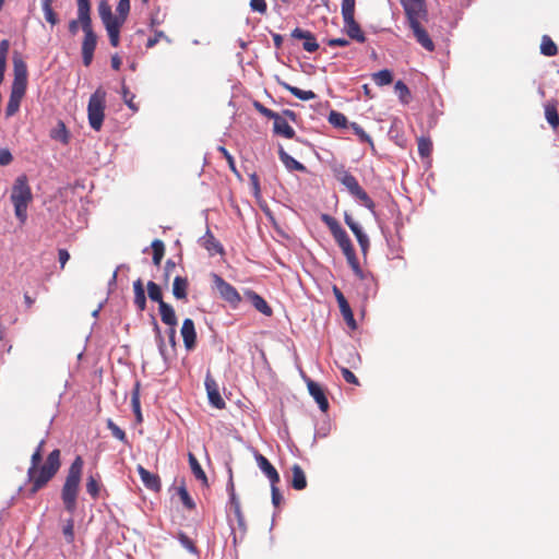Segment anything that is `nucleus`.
Segmentation results:
<instances>
[{
	"label": "nucleus",
	"instance_id": "obj_1",
	"mask_svg": "<svg viewBox=\"0 0 559 559\" xmlns=\"http://www.w3.org/2000/svg\"><path fill=\"white\" fill-rule=\"evenodd\" d=\"M44 444L45 441L41 440L31 457V465L27 469V480L31 483V488L25 491L27 498L34 497L40 489L46 487L61 466L60 450L58 449L51 451L45 463L40 465Z\"/></svg>",
	"mask_w": 559,
	"mask_h": 559
},
{
	"label": "nucleus",
	"instance_id": "obj_2",
	"mask_svg": "<svg viewBox=\"0 0 559 559\" xmlns=\"http://www.w3.org/2000/svg\"><path fill=\"white\" fill-rule=\"evenodd\" d=\"M76 5L78 17L69 22L68 28L71 36H75L79 28H82L84 33L81 46L82 61L85 67H90L97 46V35L93 29L91 17V0H76Z\"/></svg>",
	"mask_w": 559,
	"mask_h": 559
},
{
	"label": "nucleus",
	"instance_id": "obj_3",
	"mask_svg": "<svg viewBox=\"0 0 559 559\" xmlns=\"http://www.w3.org/2000/svg\"><path fill=\"white\" fill-rule=\"evenodd\" d=\"M84 461L82 456L78 455L71 463L64 484L61 489V499L64 509L73 514L76 510V500L80 490V483L83 472Z\"/></svg>",
	"mask_w": 559,
	"mask_h": 559
},
{
	"label": "nucleus",
	"instance_id": "obj_4",
	"mask_svg": "<svg viewBox=\"0 0 559 559\" xmlns=\"http://www.w3.org/2000/svg\"><path fill=\"white\" fill-rule=\"evenodd\" d=\"M11 201L14 205V212L16 218L24 223L27 218V207L33 200L31 187L28 185L27 177L25 175L19 176L11 191Z\"/></svg>",
	"mask_w": 559,
	"mask_h": 559
},
{
	"label": "nucleus",
	"instance_id": "obj_5",
	"mask_svg": "<svg viewBox=\"0 0 559 559\" xmlns=\"http://www.w3.org/2000/svg\"><path fill=\"white\" fill-rule=\"evenodd\" d=\"M106 108V91L98 87L90 97L87 105V118L91 128L95 131L102 129Z\"/></svg>",
	"mask_w": 559,
	"mask_h": 559
},
{
	"label": "nucleus",
	"instance_id": "obj_6",
	"mask_svg": "<svg viewBox=\"0 0 559 559\" xmlns=\"http://www.w3.org/2000/svg\"><path fill=\"white\" fill-rule=\"evenodd\" d=\"M355 3L356 0H342L344 27L352 39L358 43H365L366 36L361 31L360 25L355 21Z\"/></svg>",
	"mask_w": 559,
	"mask_h": 559
},
{
	"label": "nucleus",
	"instance_id": "obj_7",
	"mask_svg": "<svg viewBox=\"0 0 559 559\" xmlns=\"http://www.w3.org/2000/svg\"><path fill=\"white\" fill-rule=\"evenodd\" d=\"M14 79L11 91L25 94L27 87V66L21 58L13 60Z\"/></svg>",
	"mask_w": 559,
	"mask_h": 559
},
{
	"label": "nucleus",
	"instance_id": "obj_8",
	"mask_svg": "<svg viewBox=\"0 0 559 559\" xmlns=\"http://www.w3.org/2000/svg\"><path fill=\"white\" fill-rule=\"evenodd\" d=\"M213 283L221 297L231 305H237L241 298L237 289L227 283L222 276L213 274Z\"/></svg>",
	"mask_w": 559,
	"mask_h": 559
},
{
	"label": "nucleus",
	"instance_id": "obj_9",
	"mask_svg": "<svg viewBox=\"0 0 559 559\" xmlns=\"http://www.w3.org/2000/svg\"><path fill=\"white\" fill-rule=\"evenodd\" d=\"M423 19H415L408 21V25L411 29L413 31V34L417 40L418 44H420L426 50L433 51L435 50V44L432 39L430 38L427 31L421 26L420 21Z\"/></svg>",
	"mask_w": 559,
	"mask_h": 559
},
{
	"label": "nucleus",
	"instance_id": "obj_10",
	"mask_svg": "<svg viewBox=\"0 0 559 559\" xmlns=\"http://www.w3.org/2000/svg\"><path fill=\"white\" fill-rule=\"evenodd\" d=\"M204 384H205L207 397H209L211 405H213L217 409L225 408L226 403L219 394L218 384L215 381V379L210 374V372H207V374L205 377Z\"/></svg>",
	"mask_w": 559,
	"mask_h": 559
},
{
	"label": "nucleus",
	"instance_id": "obj_11",
	"mask_svg": "<svg viewBox=\"0 0 559 559\" xmlns=\"http://www.w3.org/2000/svg\"><path fill=\"white\" fill-rule=\"evenodd\" d=\"M333 293H334V296H335L336 301L338 304L340 311H341V313H342L346 324L352 330H355L357 328V323H356V320L354 318V313L352 311V308H350L348 301L346 300V298L343 295V293L336 286L333 287Z\"/></svg>",
	"mask_w": 559,
	"mask_h": 559
},
{
	"label": "nucleus",
	"instance_id": "obj_12",
	"mask_svg": "<svg viewBox=\"0 0 559 559\" xmlns=\"http://www.w3.org/2000/svg\"><path fill=\"white\" fill-rule=\"evenodd\" d=\"M322 221L329 227L331 234L333 235L335 241L338 245H350V240L345 231V229L341 226V224L332 216L328 214L322 215Z\"/></svg>",
	"mask_w": 559,
	"mask_h": 559
},
{
	"label": "nucleus",
	"instance_id": "obj_13",
	"mask_svg": "<svg viewBox=\"0 0 559 559\" xmlns=\"http://www.w3.org/2000/svg\"><path fill=\"white\" fill-rule=\"evenodd\" d=\"M407 21L426 19L427 10L424 0H402Z\"/></svg>",
	"mask_w": 559,
	"mask_h": 559
},
{
	"label": "nucleus",
	"instance_id": "obj_14",
	"mask_svg": "<svg viewBox=\"0 0 559 559\" xmlns=\"http://www.w3.org/2000/svg\"><path fill=\"white\" fill-rule=\"evenodd\" d=\"M255 462L262 473L269 478L271 484L280 483V474L271 462L261 453H254Z\"/></svg>",
	"mask_w": 559,
	"mask_h": 559
},
{
	"label": "nucleus",
	"instance_id": "obj_15",
	"mask_svg": "<svg viewBox=\"0 0 559 559\" xmlns=\"http://www.w3.org/2000/svg\"><path fill=\"white\" fill-rule=\"evenodd\" d=\"M228 489H229V503H230V508L233 509V511H234V513L236 515L238 527L242 532H246L247 525H246L245 515H243V513L241 511L240 500L236 496L234 483L231 480L229 481Z\"/></svg>",
	"mask_w": 559,
	"mask_h": 559
},
{
	"label": "nucleus",
	"instance_id": "obj_16",
	"mask_svg": "<svg viewBox=\"0 0 559 559\" xmlns=\"http://www.w3.org/2000/svg\"><path fill=\"white\" fill-rule=\"evenodd\" d=\"M180 333L183 340L185 347L188 350L193 349L197 344V332L192 319L187 318L183 320Z\"/></svg>",
	"mask_w": 559,
	"mask_h": 559
},
{
	"label": "nucleus",
	"instance_id": "obj_17",
	"mask_svg": "<svg viewBox=\"0 0 559 559\" xmlns=\"http://www.w3.org/2000/svg\"><path fill=\"white\" fill-rule=\"evenodd\" d=\"M292 37L304 40L302 48L308 52H314L319 48V44L317 43L314 35L309 31L296 27L292 32Z\"/></svg>",
	"mask_w": 559,
	"mask_h": 559
},
{
	"label": "nucleus",
	"instance_id": "obj_18",
	"mask_svg": "<svg viewBox=\"0 0 559 559\" xmlns=\"http://www.w3.org/2000/svg\"><path fill=\"white\" fill-rule=\"evenodd\" d=\"M307 386L310 395L318 403L320 409L322 412H326L329 408V402L322 386L312 380L308 381Z\"/></svg>",
	"mask_w": 559,
	"mask_h": 559
},
{
	"label": "nucleus",
	"instance_id": "obj_19",
	"mask_svg": "<svg viewBox=\"0 0 559 559\" xmlns=\"http://www.w3.org/2000/svg\"><path fill=\"white\" fill-rule=\"evenodd\" d=\"M138 473L140 475V478L144 486L147 489H151L153 491H159L160 490V479L158 475L151 473L146 468H144L142 465L138 466Z\"/></svg>",
	"mask_w": 559,
	"mask_h": 559
},
{
	"label": "nucleus",
	"instance_id": "obj_20",
	"mask_svg": "<svg viewBox=\"0 0 559 559\" xmlns=\"http://www.w3.org/2000/svg\"><path fill=\"white\" fill-rule=\"evenodd\" d=\"M274 124L273 130L275 134L282 135L286 139L295 138V130L288 124V122L281 115L276 114L273 118Z\"/></svg>",
	"mask_w": 559,
	"mask_h": 559
},
{
	"label": "nucleus",
	"instance_id": "obj_21",
	"mask_svg": "<svg viewBox=\"0 0 559 559\" xmlns=\"http://www.w3.org/2000/svg\"><path fill=\"white\" fill-rule=\"evenodd\" d=\"M290 485L295 490H302L307 487V478L300 465L294 464L292 466Z\"/></svg>",
	"mask_w": 559,
	"mask_h": 559
},
{
	"label": "nucleus",
	"instance_id": "obj_22",
	"mask_svg": "<svg viewBox=\"0 0 559 559\" xmlns=\"http://www.w3.org/2000/svg\"><path fill=\"white\" fill-rule=\"evenodd\" d=\"M278 157L288 170H296L301 173L307 171L306 166L292 157L287 152L284 151L282 146L278 150Z\"/></svg>",
	"mask_w": 559,
	"mask_h": 559
},
{
	"label": "nucleus",
	"instance_id": "obj_23",
	"mask_svg": "<svg viewBox=\"0 0 559 559\" xmlns=\"http://www.w3.org/2000/svg\"><path fill=\"white\" fill-rule=\"evenodd\" d=\"M343 248V253L349 264V266L352 267V270L354 271V273L361 280L365 278V274L359 265V262H358V259L356 257V251H355V247H342Z\"/></svg>",
	"mask_w": 559,
	"mask_h": 559
},
{
	"label": "nucleus",
	"instance_id": "obj_24",
	"mask_svg": "<svg viewBox=\"0 0 559 559\" xmlns=\"http://www.w3.org/2000/svg\"><path fill=\"white\" fill-rule=\"evenodd\" d=\"M336 178L347 188L350 194H355L361 188L356 177L345 169L341 170Z\"/></svg>",
	"mask_w": 559,
	"mask_h": 559
},
{
	"label": "nucleus",
	"instance_id": "obj_25",
	"mask_svg": "<svg viewBox=\"0 0 559 559\" xmlns=\"http://www.w3.org/2000/svg\"><path fill=\"white\" fill-rule=\"evenodd\" d=\"M545 118L554 130L559 127V114L557 109V102L551 100L545 104Z\"/></svg>",
	"mask_w": 559,
	"mask_h": 559
},
{
	"label": "nucleus",
	"instance_id": "obj_26",
	"mask_svg": "<svg viewBox=\"0 0 559 559\" xmlns=\"http://www.w3.org/2000/svg\"><path fill=\"white\" fill-rule=\"evenodd\" d=\"M134 292V304L140 311H143L146 307V297L144 292V285L141 278H138L133 283Z\"/></svg>",
	"mask_w": 559,
	"mask_h": 559
},
{
	"label": "nucleus",
	"instance_id": "obj_27",
	"mask_svg": "<svg viewBox=\"0 0 559 559\" xmlns=\"http://www.w3.org/2000/svg\"><path fill=\"white\" fill-rule=\"evenodd\" d=\"M158 309H159L160 319L165 324L173 326V328L177 325L178 321H177L175 310L169 304H167V302L162 304L160 306H158Z\"/></svg>",
	"mask_w": 559,
	"mask_h": 559
},
{
	"label": "nucleus",
	"instance_id": "obj_28",
	"mask_svg": "<svg viewBox=\"0 0 559 559\" xmlns=\"http://www.w3.org/2000/svg\"><path fill=\"white\" fill-rule=\"evenodd\" d=\"M345 223L347 224V226L352 229V231L356 236V239L359 242V245H368V237H367V235L362 231L361 227L352 217V215L345 214Z\"/></svg>",
	"mask_w": 559,
	"mask_h": 559
},
{
	"label": "nucleus",
	"instance_id": "obj_29",
	"mask_svg": "<svg viewBox=\"0 0 559 559\" xmlns=\"http://www.w3.org/2000/svg\"><path fill=\"white\" fill-rule=\"evenodd\" d=\"M188 280L182 276H176L173 283V294L177 299H186L188 293Z\"/></svg>",
	"mask_w": 559,
	"mask_h": 559
},
{
	"label": "nucleus",
	"instance_id": "obj_30",
	"mask_svg": "<svg viewBox=\"0 0 559 559\" xmlns=\"http://www.w3.org/2000/svg\"><path fill=\"white\" fill-rule=\"evenodd\" d=\"M25 94L11 91L9 102L5 107L7 117H12L19 111L22 98Z\"/></svg>",
	"mask_w": 559,
	"mask_h": 559
},
{
	"label": "nucleus",
	"instance_id": "obj_31",
	"mask_svg": "<svg viewBox=\"0 0 559 559\" xmlns=\"http://www.w3.org/2000/svg\"><path fill=\"white\" fill-rule=\"evenodd\" d=\"M121 20L111 24L105 25L107 31L109 43L112 47H118L120 43V29L122 27Z\"/></svg>",
	"mask_w": 559,
	"mask_h": 559
},
{
	"label": "nucleus",
	"instance_id": "obj_32",
	"mask_svg": "<svg viewBox=\"0 0 559 559\" xmlns=\"http://www.w3.org/2000/svg\"><path fill=\"white\" fill-rule=\"evenodd\" d=\"M250 299H251V302L253 305V307L261 313L270 317L272 316L273 313V310L272 308L267 305V302L265 301V299L263 297H261L260 295H258L257 293H250Z\"/></svg>",
	"mask_w": 559,
	"mask_h": 559
},
{
	"label": "nucleus",
	"instance_id": "obj_33",
	"mask_svg": "<svg viewBox=\"0 0 559 559\" xmlns=\"http://www.w3.org/2000/svg\"><path fill=\"white\" fill-rule=\"evenodd\" d=\"M98 13L102 19V22L105 25L111 24L114 22H118L116 16L112 14L111 7L108 4L106 0H102L98 4Z\"/></svg>",
	"mask_w": 559,
	"mask_h": 559
},
{
	"label": "nucleus",
	"instance_id": "obj_34",
	"mask_svg": "<svg viewBox=\"0 0 559 559\" xmlns=\"http://www.w3.org/2000/svg\"><path fill=\"white\" fill-rule=\"evenodd\" d=\"M281 85L286 91L290 92L295 97L301 100H311L317 97V95L312 91H304L285 82H282Z\"/></svg>",
	"mask_w": 559,
	"mask_h": 559
},
{
	"label": "nucleus",
	"instance_id": "obj_35",
	"mask_svg": "<svg viewBox=\"0 0 559 559\" xmlns=\"http://www.w3.org/2000/svg\"><path fill=\"white\" fill-rule=\"evenodd\" d=\"M188 459H189L190 468H191L194 477L197 479L201 480L204 485H207L206 474L202 469V467H201L199 461L197 460V457L192 453H189Z\"/></svg>",
	"mask_w": 559,
	"mask_h": 559
},
{
	"label": "nucleus",
	"instance_id": "obj_36",
	"mask_svg": "<svg viewBox=\"0 0 559 559\" xmlns=\"http://www.w3.org/2000/svg\"><path fill=\"white\" fill-rule=\"evenodd\" d=\"M540 52L547 57H554L558 53V47L548 35L542 37Z\"/></svg>",
	"mask_w": 559,
	"mask_h": 559
},
{
	"label": "nucleus",
	"instance_id": "obj_37",
	"mask_svg": "<svg viewBox=\"0 0 559 559\" xmlns=\"http://www.w3.org/2000/svg\"><path fill=\"white\" fill-rule=\"evenodd\" d=\"M102 484L99 481V476L90 475L86 479V491L93 498L97 499L99 496Z\"/></svg>",
	"mask_w": 559,
	"mask_h": 559
},
{
	"label": "nucleus",
	"instance_id": "obj_38",
	"mask_svg": "<svg viewBox=\"0 0 559 559\" xmlns=\"http://www.w3.org/2000/svg\"><path fill=\"white\" fill-rule=\"evenodd\" d=\"M131 406L139 421L142 420L140 405V383L136 382L131 393Z\"/></svg>",
	"mask_w": 559,
	"mask_h": 559
},
{
	"label": "nucleus",
	"instance_id": "obj_39",
	"mask_svg": "<svg viewBox=\"0 0 559 559\" xmlns=\"http://www.w3.org/2000/svg\"><path fill=\"white\" fill-rule=\"evenodd\" d=\"M147 294L151 300L158 302V306L165 304L160 287L152 281L147 283Z\"/></svg>",
	"mask_w": 559,
	"mask_h": 559
},
{
	"label": "nucleus",
	"instance_id": "obj_40",
	"mask_svg": "<svg viewBox=\"0 0 559 559\" xmlns=\"http://www.w3.org/2000/svg\"><path fill=\"white\" fill-rule=\"evenodd\" d=\"M418 144V154L421 157H429L432 153V142L430 138L420 136L417 141Z\"/></svg>",
	"mask_w": 559,
	"mask_h": 559
},
{
	"label": "nucleus",
	"instance_id": "obj_41",
	"mask_svg": "<svg viewBox=\"0 0 559 559\" xmlns=\"http://www.w3.org/2000/svg\"><path fill=\"white\" fill-rule=\"evenodd\" d=\"M50 136L63 144H67L69 142V133L66 124L62 121H59L58 127L51 131Z\"/></svg>",
	"mask_w": 559,
	"mask_h": 559
},
{
	"label": "nucleus",
	"instance_id": "obj_42",
	"mask_svg": "<svg viewBox=\"0 0 559 559\" xmlns=\"http://www.w3.org/2000/svg\"><path fill=\"white\" fill-rule=\"evenodd\" d=\"M373 81L379 86L389 85L393 81L392 72L388 69L380 70L373 74Z\"/></svg>",
	"mask_w": 559,
	"mask_h": 559
},
{
	"label": "nucleus",
	"instance_id": "obj_43",
	"mask_svg": "<svg viewBox=\"0 0 559 559\" xmlns=\"http://www.w3.org/2000/svg\"><path fill=\"white\" fill-rule=\"evenodd\" d=\"M162 39L167 44H171V39L163 31L154 29V35L148 37L145 43L146 49L153 48Z\"/></svg>",
	"mask_w": 559,
	"mask_h": 559
},
{
	"label": "nucleus",
	"instance_id": "obj_44",
	"mask_svg": "<svg viewBox=\"0 0 559 559\" xmlns=\"http://www.w3.org/2000/svg\"><path fill=\"white\" fill-rule=\"evenodd\" d=\"M394 88L399 95L400 100L403 104H408L411 100V92H409V88L407 87V85L403 81H397L395 83Z\"/></svg>",
	"mask_w": 559,
	"mask_h": 559
},
{
	"label": "nucleus",
	"instance_id": "obj_45",
	"mask_svg": "<svg viewBox=\"0 0 559 559\" xmlns=\"http://www.w3.org/2000/svg\"><path fill=\"white\" fill-rule=\"evenodd\" d=\"M117 13L118 15H115L118 21L121 20V23L124 24L128 14L130 12V0H119L117 4Z\"/></svg>",
	"mask_w": 559,
	"mask_h": 559
},
{
	"label": "nucleus",
	"instance_id": "obj_46",
	"mask_svg": "<svg viewBox=\"0 0 559 559\" xmlns=\"http://www.w3.org/2000/svg\"><path fill=\"white\" fill-rule=\"evenodd\" d=\"M328 120L332 126L337 127V128H344V127H346V123H347L346 116L343 115L342 112H338L335 110H332L329 114Z\"/></svg>",
	"mask_w": 559,
	"mask_h": 559
},
{
	"label": "nucleus",
	"instance_id": "obj_47",
	"mask_svg": "<svg viewBox=\"0 0 559 559\" xmlns=\"http://www.w3.org/2000/svg\"><path fill=\"white\" fill-rule=\"evenodd\" d=\"M178 496L182 502V504L188 509V510H193L195 508V503L193 501V499L191 498V496L189 495L187 488L185 486H180L178 488Z\"/></svg>",
	"mask_w": 559,
	"mask_h": 559
},
{
	"label": "nucleus",
	"instance_id": "obj_48",
	"mask_svg": "<svg viewBox=\"0 0 559 559\" xmlns=\"http://www.w3.org/2000/svg\"><path fill=\"white\" fill-rule=\"evenodd\" d=\"M357 200L361 202L362 205H365L368 210L374 211V202L371 200V198L368 195V193L360 188L358 191H356L355 194H353Z\"/></svg>",
	"mask_w": 559,
	"mask_h": 559
},
{
	"label": "nucleus",
	"instance_id": "obj_49",
	"mask_svg": "<svg viewBox=\"0 0 559 559\" xmlns=\"http://www.w3.org/2000/svg\"><path fill=\"white\" fill-rule=\"evenodd\" d=\"M106 424H107V428L111 431V435H112L116 439H118V440H120V441H122V442L127 443V435H126V432H124L120 427H118V426L114 423V420H112V419H108Z\"/></svg>",
	"mask_w": 559,
	"mask_h": 559
},
{
	"label": "nucleus",
	"instance_id": "obj_50",
	"mask_svg": "<svg viewBox=\"0 0 559 559\" xmlns=\"http://www.w3.org/2000/svg\"><path fill=\"white\" fill-rule=\"evenodd\" d=\"M62 533L67 543L72 544L74 542V521L72 518L67 520Z\"/></svg>",
	"mask_w": 559,
	"mask_h": 559
},
{
	"label": "nucleus",
	"instance_id": "obj_51",
	"mask_svg": "<svg viewBox=\"0 0 559 559\" xmlns=\"http://www.w3.org/2000/svg\"><path fill=\"white\" fill-rule=\"evenodd\" d=\"M134 94H132L129 88L123 84L122 85V98H123V102L127 104V106L132 110V111H138V106L134 104L133 99H134Z\"/></svg>",
	"mask_w": 559,
	"mask_h": 559
},
{
	"label": "nucleus",
	"instance_id": "obj_52",
	"mask_svg": "<svg viewBox=\"0 0 559 559\" xmlns=\"http://www.w3.org/2000/svg\"><path fill=\"white\" fill-rule=\"evenodd\" d=\"M44 11V15L46 21L51 24L52 26L58 24L59 20L57 16V13L53 11L52 5L51 7H41Z\"/></svg>",
	"mask_w": 559,
	"mask_h": 559
},
{
	"label": "nucleus",
	"instance_id": "obj_53",
	"mask_svg": "<svg viewBox=\"0 0 559 559\" xmlns=\"http://www.w3.org/2000/svg\"><path fill=\"white\" fill-rule=\"evenodd\" d=\"M353 129H354L355 133L359 136V140L361 142H367V143L373 145L372 139L370 138V135L368 133L365 132V130L361 127H359L356 123H353Z\"/></svg>",
	"mask_w": 559,
	"mask_h": 559
},
{
	"label": "nucleus",
	"instance_id": "obj_54",
	"mask_svg": "<svg viewBox=\"0 0 559 559\" xmlns=\"http://www.w3.org/2000/svg\"><path fill=\"white\" fill-rule=\"evenodd\" d=\"M253 107L261 114L263 115L264 117L269 118V119H273L275 117V115L277 112L266 108L265 106H263L261 103L259 102H254L253 103Z\"/></svg>",
	"mask_w": 559,
	"mask_h": 559
},
{
	"label": "nucleus",
	"instance_id": "obj_55",
	"mask_svg": "<svg viewBox=\"0 0 559 559\" xmlns=\"http://www.w3.org/2000/svg\"><path fill=\"white\" fill-rule=\"evenodd\" d=\"M179 542L190 552H195L197 551L194 543L185 533H180L179 534Z\"/></svg>",
	"mask_w": 559,
	"mask_h": 559
},
{
	"label": "nucleus",
	"instance_id": "obj_56",
	"mask_svg": "<svg viewBox=\"0 0 559 559\" xmlns=\"http://www.w3.org/2000/svg\"><path fill=\"white\" fill-rule=\"evenodd\" d=\"M277 484L278 483H274V484H271V491H272V503L275 506V507H278L282 502V495L277 488Z\"/></svg>",
	"mask_w": 559,
	"mask_h": 559
},
{
	"label": "nucleus",
	"instance_id": "obj_57",
	"mask_svg": "<svg viewBox=\"0 0 559 559\" xmlns=\"http://www.w3.org/2000/svg\"><path fill=\"white\" fill-rule=\"evenodd\" d=\"M342 376L347 383L358 385L359 381L357 377L347 368H342Z\"/></svg>",
	"mask_w": 559,
	"mask_h": 559
},
{
	"label": "nucleus",
	"instance_id": "obj_58",
	"mask_svg": "<svg viewBox=\"0 0 559 559\" xmlns=\"http://www.w3.org/2000/svg\"><path fill=\"white\" fill-rule=\"evenodd\" d=\"M250 7L253 11H257L261 14L266 12V2L265 0H251Z\"/></svg>",
	"mask_w": 559,
	"mask_h": 559
},
{
	"label": "nucleus",
	"instance_id": "obj_59",
	"mask_svg": "<svg viewBox=\"0 0 559 559\" xmlns=\"http://www.w3.org/2000/svg\"><path fill=\"white\" fill-rule=\"evenodd\" d=\"M218 150L222 152V154L226 158L230 170L234 171L236 175H238L234 157L229 154V152L225 147L221 146Z\"/></svg>",
	"mask_w": 559,
	"mask_h": 559
},
{
	"label": "nucleus",
	"instance_id": "obj_60",
	"mask_svg": "<svg viewBox=\"0 0 559 559\" xmlns=\"http://www.w3.org/2000/svg\"><path fill=\"white\" fill-rule=\"evenodd\" d=\"M153 248V262L156 265L160 264V261L165 254V247H152Z\"/></svg>",
	"mask_w": 559,
	"mask_h": 559
},
{
	"label": "nucleus",
	"instance_id": "obj_61",
	"mask_svg": "<svg viewBox=\"0 0 559 559\" xmlns=\"http://www.w3.org/2000/svg\"><path fill=\"white\" fill-rule=\"evenodd\" d=\"M13 157L11 152L8 148L0 150V165L5 166L12 162Z\"/></svg>",
	"mask_w": 559,
	"mask_h": 559
},
{
	"label": "nucleus",
	"instance_id": "obj_62",
	"mask_svg": "<svg viewBox=\"0 0 559 559\" xmlns=\"http://www.w3.org/2000/svg\"><path fill=\"white\" fill-rule=\"evenodd\" d=\"M250 182H251V187H252V190H253V194L255 197H259L260 193H261V189H260V180H259V177L257 174H251L250 175Z\"/></svg>",
	"mask_w": 559,
	"mask_h": 559
},
{
	"label": "nucleus",
	"instance_id": "obj_63",
	"mask_svg": "<svg viewBox=\"0 0 559 559\" xmlns=\"http://www.w3.org/2000/svg\"><path fill=\"white\" fill-rule=\"evenodd\" d=\"M348 44H349V41L345 38H333L328 41V45L331 47H334V46L345 47Z\"/></svg>",
	"mask_w": 559,
	"mask_h": 559
},
{
	"label": "nucleus",
	"instance_id": "obj_64",
	"mask_svg": "<svg viewBox=\"0 0 559 559\" xmlns=\"http://www.w3.org/2000/svg\"><path fill=\"white\" fill-rule=\"evenodd\" d=\"M69 259H70L69 252L66 249H60L59 250V262H60L61 269L64 267V265Z\"/></svg>",
	"mask_w": 559,
	"mask_h": 559
}]
</instances>
